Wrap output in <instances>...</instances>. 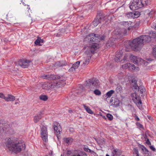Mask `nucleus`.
I'll return each mask as SVG.
<instances>
[{
  "label": "nucleus",
  "mask_w": 156,
  "mask_h": 156,
  "mask_svg": "<svg viewBox=\"0 0 156 156\" xmlns=\"http://www.w3.org/2000/svg\"><path fill=\"white\" fill-rule=\"evenodd\" d=\"M6 145L9 151L15 153L20 152L24 149L25 147L24 142L10 138L6 139Z\"/></svg>",
  "instance_id": "nucleus-1"
},
{
  "label": "nucleus",
  "mask_w": 156,
  "mask_h": 156,
  "mask_svg": "<svg viewBox=\"0 0 156 156\" xmlns=\"http://www.w3.org/2000/svg\"><path fill=\"white\" fill-rule=\"evenodd\" d=\"M99 48V44L97 43L93 44L88 48L84 57L81 58L80 61L81 63V66L84 67L89 64L91 58V54L94 53Z\"/></svg>",
  "instance_id": "nucleus-2"
},
{
  "label": "nucleus",
  "mask_w": 156,
  "mask_h": 156,
  "mask_svg": "<svg viewBox=\"0 0 156 156\" xmlns=\"http://www.w3.org/2000/svg\"><path fill=\"white\" fill-rule=\"evenodd\" d=\"M43 77L44 79L48 80L59 79L58 81L53 83H49V90H52L59 87L61 85L64 84L65 81V80L63 79L62 76L58 75H47L43 76Z\"/></svg>",
  "instance_id": "nucleus-3"
},
{
  "label": "nucleus",
  "mask_w": 156,
  "mask_h": 156,
  "mask_svg": "<svg viewBox=\"0 0 156 156\" xmlns=\"http://www.w3.org/2000/svg\"><path fill=\"white\" fill-rule=\"evenodd\" d=\"M150 0H133L129 6L130 9L135 10L149 4Z\"/></svg>",
  "instance_id": "nucleus-4"
},
{
  "label": "nucleus",
  "mask_w": 156,
  "mask_h": 156,
  "mask_svg": "<svg viewBox=\"0 0 156 156\" xmlns=\"http://www.w3.org/2000/svg\"><path fill=\"white\" fill-rule=\"evenodd\" d=\"M140 37L133 40L129 43V45L134 51H137L140 50L143 45V43Z\"/></svg>",
  "instance_id": "nucleus-5"
},
{
  "label": "nucleus",
  "mask_w": 156,
  "mask_h": 156,
  "mask_svg": "<svg viewBox=\"0 0 156 156\" xmlns=\"http://www.w3.org/2000/svg\"><path fill=\"white\" fill-rule=\"evenodd\" d=\"M98 80L94 78L90 79L87 81L85 84V86L90 90L95 89L98 86Z\"/></svg>",
  "instance_id": "nucleus-6"
},
{
  "label": "nucleus",
  "mask_w": 156,
  "mask_h": 156,
  "mask_svg": "<svg viewBox=\"0 0 156 156\" xmlns=\"http://www.w3.org/2000/svg\"><path fill=\"white\" fill-rule=\"evenodd\" d=\"M31 61L26 59H22L19 62L18 65L23 68H27L30 65Z\"/></svg>",
  "instance_id": "nucleus-7"
},
{
  "label": "nucleus",
  "mask_w": 156,
  "mask_h": 156,
  "mask_svg": "<svg viewBox=\"0 0 156 156\" xmlns=\"http://www.w3.org/2000/svg\"><path fill=\"white\" fill-rule=\"evenodd\" d=\"M97 35V34H90L86 36V37L85 38L84 40L85 41H88L87 40V39H88L89 41L97 42V38H96Z\"/></svg>",
  "instance_id": "nucleus-8"
},
{
  "label": "nucleus",
  "mask_w": 156,
  "mask_h": 156,
  "mask_svg": "<svg viewBox=\"0 0 156 156\" xmlns=\"http://www.w3.org/2000/svg\"><path fill=\"white\" fill-rule=\"evenodd\" d=\"M131 96L133 98V100L136 103L137 106L139 107H140L142 103L141 101L139 99V97H136V93H134L131 94Z\"/></svg>",
  "instance_id": "nucleus-9"
},
{
  "label": "nucleus",
  "mask_w": 156,
  "mask_h": 156,
  "mask_svg": "<svg viewBox=\"0 0 156 156\" xmlns=\"http://www.w3.org/2000/svg\"><path fill=\"white\" fill-rule=\"evenodd\" d=\"M129 59L131 61L135 64H137L139 63V62L143 61L141 58L137 57L136 56L133 55H130Z\"/></svg>",
  "instance_id": "nucleus-10"
},
{
  "label": "nucleus",
  "mask_w": 156,
  "mask_h": 156,
  "mask_svg": "<svg viewBox=\"0 0 156 156\" xmlns=\"http://www.w3.org/2000/svg\"><path fill=\"white\" fill-rule=\"evenodd\" d=\"M142 41L143 44L144 43H148L151 41V37L149 35H142L139 37Z\"/></svg>",
  "instance_id": "nucleus-11"
},
{
  "label": "nucleus",
  "mask_w": 156,
  "mask_h": 156,
  "mask_svg": "<svg viewBox=\"0 0 156 156\" xmlns=\"http://www.w3.org/2000/svg\"><path fill=\"white\" fill-rule=\"evenodd\" d=\"M122 51H120L118 52H117L115 55V61L116 62H122V63H123L124 62H122Z\"/></svg>",
  "instance_id": "nucleus-12"
},
{
  "label": "nucleus",
  "mask_w": 156,
  "mask_h": 156,
  "mask_svg": "<svg viewBox=\"0 0 156 156\" xmlns=\"http://www.w3.org/2000/svg\"><path fill=\"white\" fill-rule=\"evenodd\" d=\"M5 122L2 120H0V135L2 134L4 132H5L7 129L5 126Z\"/></svg>",
  "instance_id": "nucleus-13"
},
{
  "label": "nucleus",
  "mask_w": 156,
  "mask_h": 156,
  "mask_svg": "<svg viewBox=\"0 0 156 156\" xmlns=\"http://www.w3.org/2000/svg\"><path fill=\"white\" fill-rule=\"evenodd\" d=\"M80 62V61H78L74 63L73 65L69 69V71L70 72L75 71L76 69L79 66Z\"/></svg>",
  "instance_id": "nucleus-14"
},
{
  "label": "nucleus",
  "mask_w": 156,
  "mask_h": 156,
  "mask_svg": "<svg viewBox=\"0 0 156 156\" xmlns=\"http://www.w3.org/2000/svg\"><path fill=\"white\" fill-rule=\"evenodd\" d=\"M54 129L55 131V133L57 135L60 134L62 131L61 127L58 124H57L56 126L55 125L54 127Z\"/></svg>",
  "instance_id": "nucleus-15"
},
{
  "label": "nucleus",
  "mask_w": 156,
  "mask_h": 156,
  "mask_svg": "<svg viewBox=\"0 0 156 156\" xmlns=\"http://www.w3.org/2000/svg\"><path fill=\"white\" fill-rule=\"evenodd\" d=\"M101 17L99 16L98 17H97L93 21V24L94 26H97L99 23H101Z\"/></svg>",
  "instance_id": "nucleus-16"
},
{
  "label": "nucleus",
  "mask_w": 156,
  "mask_h": 156,
  "mask_svg": "<svg viewBox=\"0 0 156 156\" xmlns=\"http://www.w3.org/2000/svg\"><path fill=\"white\" fill-rule=\"evenodd\" d=\"M15 100V97L10 94H8L5 97V100L7 101H13Z\"/></svg>",
  "instance_id": "nucleus-17"
},
{
  "label": "nucleus",
  "mask_w": 156,
  "mask_h": 156,
  "mask_svg": "<svg viewBox=\"0 0 156 156\" xmlns=\"http://www.w3.org/2000/svg\"><path fill=\"white\" fill-rule=\"evenodd\" d=\"M129 15L134 18H137L140 16V13L138 11H135L132 13H130Z\"/></svg>",
  "instance_id": "nucleus-18"
},
{
  "label": "nucleus",
  "mask_w": 156,
  "mask_h": 156,
  "mask_svg": "<svg viewBox=\"0 0 156 156\" xmlns=\"http://www.w3.org/2000/svg\"><path fill=\"white\" fill-rule=\"evenodd\" d=\"M42 116L40 114L36 115L34 117V121L35 123H37L41 119Z\"/></svg>",
  "instance_id": "nucleus-19"
},
{
  "label": "nucleus",
  "mask_w": 156,
  "mask_h": 156,
  "mask_svg": "<svg viewBox=\"0 0 156 156\" xmlns=\"http://www.w3.org/2000/svg\"><path fill=\"white\" fill-rule=\"evenodd\" d=\"M113 105L115 107L118 106L120 104V101L118 99L116 98H114V100L112 99V102Z\"/></svg>",
  "instance_id": "nucleus-20"
},
{
  "label": "nucleus",
  "mask_w": 156,
  "mask_h": 156,
  "mask_svg": "<svg viewBox=\"0 0 156 156\" xmlns=\"http://www.w3.org/2000/svg\"><path fill=\"white\" fill-rule=\"evenodd\" d=\"M63 140L66 143L68 144H71L73 142V139L71 137L64 138Z\"/></svg>",
  "instance_id": "nucleus-21"
},
{
  "label": "nucleus",
  "mask_w": 156,
  "mask_h": 156,
  "mask_svg": "<svg viewBox=\"0 0 156 156\" xmlns=\"http://www.w3.org/2000/svg\"><path fill=\"white\" fill-rule=\"evenodd\" d=\"M41 135L48 134L46 127L45 126H43L41 128Z\"/></svg>",
  "instance_id": "nucleus-22"
},
{
  "label": "nucleus",
  "mask_w": 156,
  "mask_h": 156,
  "mask_svg": "<svg viewBox=\"0 0 156 156\" xmlns=\"http://www.w3.org/2000/svg\"><path fill=\"white\" fill-rule=\"evenodd\" d=\"M122 33V30L120 28H117L115 29L113 32V34L115 35H120Z\"/></svg>",
  "instance_id": "nucleus-23"
},
{
  "label": "nucleus",
  "mask_w": 156,
  "mask_h": 156,
  "mask_svg": "<svg viewBox=\"0 0 156 156\" xmlns=\"http://www.w3.org/2000/svg\"><path fill=\"white\" fill-rule=\"evenodd\" d=\"M87 154L84 152H75L71 156H87Z\"/></svg>",
  "instance_id": "nucleus-24"
},
{
  "label": "nucleus",
  "mask_w": 156,
  "mask_h": 156,
  "mask_svg": "<svg viewBox=\"0 0 156 156\" xmlns=\"http://www.w3.org/2000/svg\"><path fill=\"white\" fill-rule=\"evenodd\" d=\"M131 85L136 89L137 87H138L137 84V81L135 78H133L132 80Z\"/></svg>",
  "instance_id": "nucleus-25"
},
{
  "label": "nucleus",
  "mask_w": 156,
  "mask_h": 156,
  "mask_svg": "<svg viewBox=\"0 0 156 156\" xmlns=\"http://www.w3.org/2000/svg\"><path fill=\"white\" fill-rule=\"evenodd\" d=\"M43 40L38 37L37 39L35 41L34 44L36 45L41 46V45L40 44V43H43Z\"/></svg>",
  "instance_id": "nucleus-26"
},
{
  "label": "nucleus",
  "mask_w": 156,
  "mask_h": 156,
  "mask_svg": "<svg viewBox=\"0 0 156 156\" xmlns=\"http://www.w3.org/2000/svg\"><path fill=\"white\" fill-rule=\"evenodd\" d=\"M105 36L104 35H100L97 34L96 38L97 39V42L100 41L104 40L105 38Z\"/></svg>",
  "instance_id": "nucleus-27"
},
{
  "label": "nucleus",
  "mask_w": 156,
  "mask_h": 156,
  "mask_svg": "<svg viewBox=\"0 0 156 156\" xmlns=\"http://www.w3.org/2000/svg\"><path fill=\"white\" fill-rule=\"evenodd\" d=\"M49 83L45 82L42 85V87L43 89L49 90Z\"/></svg>",
  "instance_id": "nucleus-28"
},
{
  "label": "nucleus",
  "mask_w": 156,
  "mask_h": 156,
  "mask_svg": "<svg viewBox=\"0 0 156 156\" xmlns=\"http://www.w3.org/2000/svg\"><path fill=\"white\" fill-rule=\"evenodd\" d=\"M83 107L87 112L90 114H93L94 113L91 109L88 106H86L84 105H83Z\"/></svg>",
  "instance_id": "nucleus-29"
},
{
  "label": "nucleus",
  "mask_w": 156,
  "mask_h": 156,
  "mask_svg": "<svg viewBox=\"0 0 156 156\" xmlns=\"http://www.w3.org/2000/svg\"><path fill=\"white\" fill-rule=\"evenodd\" d=\"M66 63L65 61H62L57 62L56 63L55 65L56 66L60 67L62 66H66Z\"/></svg>",
  "instance_id": "nucleus-30"
},
{
  "label": "nucleus",
  "mask_w": 156,
  "mask_h": 156,
  "mask_svg": "<svg viewBox=\"0 0 156 156\" xmlns=\"http://www.w3.org/2000/svg\"><path fill=\"white\" fill-rule=\"evenodd\" d=\"M41 135V137L43 141L45 143L47 142L48 141V134H42V135Z\"/></svg>",
  "instance_id": "nucleus-31"
},
{
  "label": "nucleus",
  "mask_w": 156,
  "mask_h": 156,
  "mask_svg": "<svg viewBox=\"0 0 156 156\" xmlns=\"http://www.w3.org/2000/svg\"><path fill=\"white\" fill-rule=\"evenodd\" d=\"M142 150L143 151L146 152L144 153V156H150L151 154L149 152L147 149L145 147H143L142 148Z\"/></svg>",
  "instance_id": "nucleus-32"
},
{
  "label": "nucleus",
  "mask_w": 156,
  "mask_h": 156,
  "mask_svg": "<svg viewBox=\"0 0 156 156\" xmlns=\"http://www.w3.org/2000/svg\"><path fill=\"white\" fill-rule=\"evenodd\" d=\"M40 100L45 101L48 99V96L46 95H41L39 97Z\"/></svg>",
  "instance_id": "nucleus-33"
},
{
  "label": "nucleus",
  "mask_w": 156,
  "mask_h": 156,
  "mask_svg": "<svg viewBox=\"0 0 156 156\" xmlns=\"http://www.w3.org/2000/svg\"><path fill=\"white\" fill-rule=\"evenodd\" d=\"M114 92L115 91L114 90H111L107 92L106 95L108 97H110L112 96V94L114 93Z\"/></svg>",
  "instance_id": "nucleus-34"
},
{
  "label": "nucleus",
  "mask_w": 156,
  "mask_h": 156,
  "mask_svg": "<svg viewBox=\"0 0 156 156\" xmlns=\"http://www.w3.org/2000/svg\"><path fill=\"white\" fill-rule=\"evenodd\" d=\"M131 65V63H128L122 65V67L123 68L127 69L129 68V69H130Z\"/></svg>",
  "instance_id": "nucleus-35"
},
{
  "label": "nucleus",
  "mask_w": 156,
  "mask_h": 156,
  "mask_svg": "<svg viewBox=\"0 0 156 156\" xmlns=\"http://www.w3.org/2000/svg\"><path fill=\"white\" fill-rule=\"evenodd\" d=\"M118 149H115L112 151V156H118Z\"/></svg>",
  "instance_id": "nucleus-36"
},
{
  "label": "nucleus",
  "mask_w": 156,
  "mask_h": 156,
  "mask_svg": "<svg viewBox=\"0 0 156 156\" xmlns=\"http://www.w3.org/2000/svg\"><path fill=\"white\" fill-rule=\"evenodd\" d=\"M122 88L120 86H118L116 88V91L117 93H120L122 91Z\"/></svg>",
  "instance_id": "nucleus-37"
},
{
  "label": "nucleus",
  "mask_w": 156,
  "mask_h": 156,
  "mask_svg": "<svg viewBox=\"0 0 156 156\" xmlns=\"http://www.w3.org/2000/svg\"><path fill=\"white\" fill-rule=\"evenodd\" d=\"M133 154L136 155L135 156H139V154L138 150L136 148H134L133 149Z\"/></svg>",
  "instance_id": "nucleus-38"
},
{
  "label": "nucleus",
  "mask_w": 156,
  "mask_h": 156,
  "mask_svg": "<svg viewBox=\"0 0 156 156\" xmlns=\"http://www.w3.org/2000/svg\"><path fill=\"white\" fill-rule=\"evenodd\" d=\"M114 44L113 42L110 41H108L107 43V45L109 47H111Z\"/></svg>",
  "instance_id": "nucleus-39"
},
{
  "label": "nucleus",
  "mask_w": 156,
  "mask_h": 156,
  "mask_svg": "<svg viewBox=\"0 0 156 156\" xmlns=\"http://www.w3.org/2000/svg\"><path fill=\"white\" fill-rule=\"evenodd\" d=\"M106 116L109 120H112L113 119V116L111 114L108 113L107 114Z\"/></svg>",
  "instance_id": "nucleus-40"
},
{
  "label": "nucleus",
  "mask_w": 156,
  "mask_h": 156,
  "mask_svg": "<svg viewBox=\"0 0 156 156\" xmlns=\"http://www.w3.org/2000/svg\"><path fill=\"white\" fill-rule=\"evenodd\" d=\"M129 56V55L128 54H126L124 56L123 58L122 59V61H127L128 59V58Z\"/></svg>",
  "instance_id": "nucleus-41"
},
{
  "label": "nucleus",
  "mask_w": 156,
  "mask_h": 156,
  "mask_svg": "<svg viewBox=\"0 0 156 156\" xmlns=\"http://www.w3.org/2000/svg\"><path fill=\"white\" fill-rule=\"evenodd\" d=\"M94 93L96 95H100L101 94V92L98 90H95L94 91Z\"/></svg>",
  "instance_id": "nucleus-42"
},
{
  "label": "nucleus",
  "mask_w": 156,
  "mask_h": 156,
  "mask_svg": "<svg viewBox=\"0 0 156 156\" xmlns=\"http://www.w3.org/2000/svg\"><path fill=\"white\" fill-rule=\"evenodd\" d=\"M84 150L87 152H91V153H94V151H91L90 149H89V148L86 147H84Z\"/></svg>",
  "instance_id": "nucleus-43"
},
{
  "label": "nucleus",
  "mask_w": 156,
  "mask_h": 156,
  "mask_svg": "<svg viewBox=\"0 0 156 156\" xmlns=\"http://www.w3.org/2000/svg\"><path fill=\"white\" fill-rule=\"evenodd\" d=\"M152 54L156 58V48H154L152 52Z\"/></svg>",
  "instance_id": "nucleus-44"
},
{
  "label": "nucleus",
  "mask_w": 156,
  "mask_h": 156,
  "mask_svg": "<svg viewBox=\"0 0 156 156\" xmlns=\"http://www.w3.org/2000/svg\"><path fill=\"white\" fill-rule=\"evenodd\" d=\"M7 132L9 134H12L13 133V131L12 129L9 128L8 129V131H7Z\"/></svg>",
  "instance_id": "nucleus-45"
},
{
  "label": "nucleus",
  "mask_w": 156,
  "mask_h": 156,
  "mask_svg": "<svg viewBox=\"0 0 156 156\" xmlns=\"http://www.w3.org/2000/svg\"><path fill=\"white\" fill-rule=\"evenodd\" d=\"M122 24L125 26L128 27L129 26V23L128 22H123Z\"/></svg>",
  "instance_id": "nucleus-46"
},
{
  "label": "nucleus",
  "mask_w": 156,
  "mask_h": 156,
  "mask_svg": "<svg viewBox=\"0 0 156 156\" xmlns=\"http://www.w3.org/2000/svg\"><path fill=\"white\" fill-rule=\"evenodd\" d=\"M5 97L4 94L2 93H0V98H2L4 100H5Z\"/></svg>",
  "instance_id": "nucleus-47"
},
{
  "label": "nucleus",
  "mask_w": 156,
  "mask_h": 156,
  "mask_svg": "<svg viewBox=\"0 0 156 156\" xmlns=\"http://www.w3.org/2000/svg\"><path fill=\"white\" fill-rule=\"evenodd\" d=\"M129 69H132L133 70H135V69H136V68L135 66L133 64H131V65L130 66V68Z\"/></svg>",
  "instance_id": "nucleus-48"
},
{
  "label": "nucleus",
  "mask_w": 156,
  "mask_h": 156,
  "mask_svg": "<svg viewBox=\"0 0 156 156\" xmlns=\"http://www.w3.org/2000/svg\"><path fill=\"white\" fill-rule=\"evenodd\" d=\"M151 27L154 29H155V27L156 26V23H152L151 24Z\"/></svg>",
  "instance_id": "nucleus-49"
},
{
  "label": "nucleus",
  "mask_w": 156,
  "mask_h": 156,
  "mask_svg": "<svg viewBox=\"0 0 156 156\" xmlns=\"http://www.w3.org/2000/svg\"><path fill=\"white\" fill-rule=\"evenodd\" d=\"M122 32L124 34H127V31L126 29H123Z\"/></svg>",
  "instance_id": "nucleus-50"
},
{
  "label": "nucleus",
  "mask_w": 156,
  "mask_h": 156,
  "mask_svg": "<svg viewBox=\"0 0 156 156\" xmlns=\"http://www.w3.org/2000/svg\"><path fill=\"white\" fill-rule=\"evenodd\" d=\"M154 11H151L148 14L149 16H151L152 15L154 14Z\"/></svg>",
  "instance_id": "nucleus-51"
},
{
  "label": "nucleus",
  "mask_w": 156,
  "mask_h": 156,
  "mask_svg": "<svg viewBox=\"0 0 156 156\" xmlns=\"http://www.w3.org/2000/svg\"><path fill=\"white\" fill-rule=\"evenodd\" d=\"M150 148L153 151H155V149L152 146H149Z\"/></svg>",
  "instance_id": "nucleus-52"
},
{
  "label": "nucleus",
  "mask_w": 156,
  "mask_h": 156,
  "mask_svg": "<svg viewBox=\"0 0 156 156\" xmlns=\"http://www.w3.org/2000/svg\"><path fill=\"white\" fill-rule=\"evenodd\" d=\"M69 131L71 133H73L74 131V130L73 128H69Z\"/></svg>",
  "instance_id": "nucleus-53"
},
{
  "label": "nucleus",
  "mask_w": 156,
  "mask_h": 156,
  "mask_svg": "<svg viewBox=\"0 0 156 156\" xmlns=\"http://www.w3.org/2000/svg\"><path fill=\"white\" fill-rule=\"evenodd\" d=\"M146 143L147 144L151 145V143L150 142V141L148 139H147V141H146Z\"/></svg>",
  "instance_id": "nucleus-54"
},
{
  "label": "nucleus",
  "mask_w": 156,
  "mask_h": 156,
  "mask_svg": "<svg viewBox=\"0 0 156 156\" xmlns=\"http://www.w3.org/2000/svg\"><path fill=\"white\" fill-rule=\"evenodd\" d=\"M71 153V152L70 151H68L67 152L66 154L67 155H69Z\"/></svg>",
  "instance_id": "nucleus-55"
},
{
  "label": "nucleus",
  "mask_w": 156,
  "mask_h": 156,
  "mask_svg": "<svg viewBox=\"0 0 156 156\" xmlns=\"http://www.w3.org/2000/svg\"><path fill=\"white\" fill-rule=\"evenodd\" d=\"M138 126L140 128H143V126L141 124H139L138 125Z\"/></svg>",
  "instance_id": "nucleus-56"
},
{
  "label": "nucleus",
  "mask_w": 156,
  "mask_h": 156,
  "mask_svg": "<svg viewBox=\"0 0 156 156\" xmlns=\"http://www.w3.org/2000/svg\"><path fill=\"white\" fill-rule=\"evenodd\" d=\"M3 40H4V41L5 42H7L8 41V39L7 38H5Z\"/></svg>",
  "instance_id": "nucleus-57"
},
{
  "label": "nucleus",
  "mask_w": 156,
  "mask_h": 156,
  "mask_svg": "<svg viewBox=\"0 0 156 156\" xmlns=\"http://www.w3.org/2000/svg\"><path fill=\"white\" fill-rule=\"evenodd\" d=\"M132 28V27H131V26H129L128 27V30H130L131 29V28Z\"/></svg>",
  "instance_id": "nucleus-58"
},
{
  "label": "nucleus",
  "mask_w": 156,
  "mask_h": 156,
  "mask_svg": "<svg viewBox=\"0 0 156 156\" xmlns=\"http://www.w3.org/2000/svg\"><path fill=\"white\" fill-rule=\"evenodd\" d=\"M136 120L137 121H138L139 120V119L138 118V117H137L136 118Z\"/></svg>",
  "instance_id": "nucleus-59"
},
{
  "label": "nucleus",
  "mask_w": 156,
  "mask_h": 156,
  "mask_svg": "<svg viewBox=\"0 0 156 156\" xmlns=\"http://www.w3.org/2000/svg\"><path fill=\"white\" fill-rule=\"evenodd\" d=\"M49 155H50L51 156V155H52V151H51V153H49Z\"/></svg>",
  "instance_id": "nucleus-60"
},
{
  "label": "nucleus",
  "mask_w": 156,
  "mask_h": 156,
  "mask_svg": "<svg viewBox=\"0 0 156 156\" xmlns=\"http://www.w3.org/2000/svg\"><path fill=\"white\" fill-rule=\"evenodd\" d=\"M148 131H147L146 132V133H145V137H147V136H146V134H148Z\"/></svg>",
  "instance_id": "nucleus-61"
},
{
  "label": "nucleus",
  "mask_w": 156,
  "mask_h": 156,
  "mask_svg": "<svg viewBox=\"0 0 156 156\" xmlns=\"http://www.w3.org/2000/svg\"><path fill=\"white\" fill-rule=\"evenodd\" d=\"M69 113H72V110H69Z\"/></svg>",
  "instance_id": "nucleus-62"
},
{
  "label": "nucleus",
  "mask_w": 156,
  "mask_h": 156,
  "mask_svg": "<svg viewBox=\"0 0 156 156\" xmlns=\"http://www.w3.org/2000/svg\"><path fill=\"white\" fill-rule=\"evenodd\" d=\"M102 117H103V118H104V119H106V117H105V116H102Z\"/></svg>",
  "instance_id": "nucleus-63"
},
{
  "label": "nucleus",
  "mask_w": 156,
  "mask_h": 156,
  "mask_svg": "<svg viewBox=\"0 0 156 156\" xmlns=\"http://www.w3.org/2000/svg\"><path fill=\"white\" fill-rule=\"evenodd\" d=\"M106 156H109V155L108 154H107L106 155Z\"/></svg>",
  "instance_id": "nucleus-64"
}]
</instances>
